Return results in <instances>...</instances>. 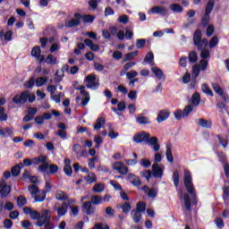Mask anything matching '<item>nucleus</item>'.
<instances>
[{
	"label": "nucleus",
	"instance_id": "f257e3e1",
	"mask_svg": "<svg viewBox=\"0 0 229 229\" xmlns=\"http://www.w3.org/2000/svg\"><path fill=\"white\" fill-rule=\"evenodd\" d=\"M135 144H142L145 142L148 146H153L154 151H160V144H158V138L151 137V135L146 131L136 133L132 138Z\"/></svg>",
	"mask_w": 229,
	"mask_h": 229
},
{
	"label": "nucleus",
	"instance_id": "f03ea898",
	"mask_svg": "<svg viewBox=\"0 0 229 229\" xmlns=\"http://www.w3.org/2000/svg\"><path fill=\"white\" fill-rule=\"evenodd\" d=\"M183 182L188 194L194 196L196 192H194V183H192V174L187 169L184 170Z\"/></svg>",
	"mask_w": 229,
	"mask_h": 229
},
{
	"label": "nucleus",
	"instance_id": "7ed1b4c3",
	"mask_svg": "<svg viewBox=\"0 0 229 229\" xmlns=\"http://www.w3.org/2000/svg\"><path fill=\"white\" fill-rule=\"evenodd\" d=\"M75 90H81V94L84 96V98H81V97L77 96L75 98V101H80L81 99V103L80 104V106L81 108L87 106L89 105V101H90V94L89 91L85 90V86L81 85L80 88H75Z\"/></svg>",
	"mask_w": 229,
	"mask_h": 229
},
{
	"label": "nucleus",
	"instance_id": "20e7f679",
	"mask_svg": "<svg viewBox=\"0 0 229 229\" xmlns=\"http://www.w3.org/2000/svg\"><path fill=\"white\" fill-rule=\"evenodd\" d=\"M194 110L193 105H188L184 107L183 110L177 109L174 111V115L177 121H182V119L191 115V112Z\"/></svg>",
	"mask_w": 229,
	"mask_h": 229
},
{
	"label": "nucleus",
	"instance_id": "39448f33",
	"mask_svg": "<svg viewBox=\"0 0 229 229\" xmlns=\"http://www.w3.org/2000/svg\"><path fill=\"white\" fill-rule=\"evenodd\" d=\"M48 169V171H47ZM39 173H46L44 176H49V174H56L58 173V166L55 164L46 163L45 165H40L38 168Z\"/></svg>",
	"mask_w": 229,
	"mask_h": 229
},
{
	"label": "nucleus",
	"instance_id": "423d86ee",
	"mask_svg": "<svg viewBox=\"0 0 229 229\" xmlns=\"http://www.w3.org/2000/svg\"><path fill=\"white\" fill-rule=\"evenodd\" d=\"M28 98H30V91H22L20 95L13 97V103H14V105H25L26 101H28Z\"/></svg>",
	"mask_w": 229,
	"mask_h": 229
},
{
	"label": "nucleus",
	"instance_id": "0eeeda50",
	"mask_svg": "<svg viewBox=\"0 0 229 229\" xmlns=\"http://www.w3.org/2000/svg\"><path fill=\"white\" fill-rule=\"evenodd\" d=\"M71 203H74V199H69L68 203L64 201L61 204L60 208H55V212H57L58 217H64V216H65V214H67V212L69 210V205H71Z\"/></svg>",
	"mask_w": 229,
	"mask_h": 229
},
{
	"label": "nucleus",
	"instance_id": "6e6552de",
	"mask_svg": "<svg viewBox=\"0 0 229 229\" xmlns=\"http://www.w3.org/2000/svg\"><path fill=\"white\" fill-rule=\"evenodd\" d=\"M212 89L214 90V92H216V94H217L218 96H220L223 99V101H225V103H229V97L226 93H225V90L223 89V88H221V86L218 83H212L211 84Z\"/></svg>",
	"mask_w": 229,
	"mask_h": 229
},
{
	"label": "nucleus",
	"instance_id": "1a4fd4ad",
	"mask_svg": "<svg viewBox=\"0 0 229 229\" xmlns=\"http://www.w3.org/2000/svg\"><path fill=\"white\" fill-rule=\"evenodd\" d=\"M81 210L87 216H94L96 212V207L92 206V202L86 201L82 204Z\"/></svg>",
	"mask_w": 229,
	"mask_h": 229
},
{
	"label": "nucleus",
	"instance_id": "9d476101",
	"mask_svg": "<svg viewBox=\"0 0 229 229\" xmlns=\"http://www.w3.org/2000/svg\"><path fill=\"white\" fill-rule=\"evenodd\" d=\"M87 89H93L94 90L99 89V82L96 81V76L89 74L86 77Z\"/></svg>",
	"mask_w": 229,
	"mask_h": 229
},
{
	"label": "nucleus",
	"instance_id": "9b49d317",
	"mask_svg": "<svg viewBox=\"0 0 229 229\" xmlns=\"http://www.w3.org/2000/svg\"><path fill=\"white\" fill-rule=\"evenodd\" d=\"M23 214H26L27 216H30L31 219H33V221H38L40 220V212L37 211V210H33L31 209V208L30 207H25L23 208Z\"/></svg>",
	"mask_w": 229,
	"mask_h": 229
},
{
	"label": "nucleus",
	"instance_id": "f8f14e48",
	"mask_svg": "<svg viewBox=\"0 0 229 229\" xmlns=\"http://www.w3.org/2000/svg\"><path fill=\"white\" fill-rule=\"evenodd\" d=\"M114 171H117L119 174H123V176L128 174V166H125L123 162H116L114 164Z\"/></svg>",
	"mask_w": 229,
	"mask_h": 229
},
{
	"label": "nucleus",
	"instance_id": "ddd939ff",
	"mask_svg": "<svg viewBox=\"0 0 229 229\" xmlns=\"http://www.w3.org/2000/svg\"><path fill=\"white\" fill-rule=\"evenodd\" d=\"M170 115L171 112H169V109L160 110L157 114V122L159 123H164V121H167V119H169Z\"/></svg>",
	"mask_w": 229,
	"mask_h": 229
},
{
	"label": "nucleus",
	"instance_id": "4468645a",
	"mask_svg": "<svg viewBox=\"0 0 229 229\" xmlns=\"http://www.w3.org/2000/svg\"><path fill=\"white\" fill-rule=\"evenodd\" d=\"M75 19H82L83 22H88L89 24H92L94 22V20L96 19V16L90 15V14H81L80 13H74Z\"/></svg>",
	"mask_w": 229,
	"mask_h": 229
},
{
	"label": "nucleus",
	"instance_id": "2eb2a0df",
	"mask_svg": "<svg viewBox=\"0 0 229 229\" xmlns=\"http://www.w3.org/2000/svg\"><path fill=\"white\" fill-rule=\"evenodd\" d=\"M12 192V187L5 182L0 183V196L1 198H7V196Z\"/></svg>",
	"mask_w": 229,
	"mask_h": 229
},
{
	"label": "nucleus",
	"instance_id": "dca6fc26",
	"mask_svg": "<svg viewBox=\"0 0 229 229\" xmlns=\"http://www.w3.org/2000/svg\"><path fill=\"white\" fill-rule=\"evenodd\" d=\"M152 175L154 178H162L164 176V170L160 168L158 163L152 165Z\"/></svg>",
	"mask_w": 229,
	"mask_h": 229
},
{
	"label": "nucleus",
	"instance_id": "f3484780",
	"mask_svg": "<svg viewBox=\"0 0 229 229\" xmlns=\"http://www.w3.org/2000/svg\"><path fill=\"white\" fill-rule=\"evenodd\" d=\"M64 173L66 176H72V167L71 166V159L66 157L64 159Z\"/></svg>",
	"mask_w": 229,
	"mask_h": 229
},
{
	"label": "nucleus",
	"instance_id": "a211bd4d",
	"mask_svg": "<svg viewBox=\"0 0 229 229\" xmlns=\"http://www.w3.org/2000/svg\"><path fill=\"white\" fill-rule=\"evenodd\" d=\"M151 12L152 13H157L164 17L167 13V8L164 6H154L151 8Z\"/></svg>",
	"mask_w": 229,
	"mask_h": 229
},
{
	"label": "nucleus",
	"instance_id": "6ab92c4d",
	"mask_svg": "<svg viewBox=\"0 0 229 229\" xmlns=\"http://www.w3.org/2000/svg\"><path fill=\"white\" fill-rule=\"evenodd\" d=\"M22 167H24V165L22 163H19L18 165H15L11 169V174L15 178H17V176L21 174V169H22Z\"/></svg>",
	"mask_w": 229,
	"mask_h": 229
},
{
	"label": "nucleus",
	"instance_id": "aec40b11",
	"mask_svg": "<svg viewBox=\"0 0 229 229\" xmlns=\"http://www.w3.org/2000/svg\"><path fill=\"white\" fill-rule=\"evenodd\" d=\"M153 74L157 78V80H165V75L164 74V72L162 69L157 68V67H153L151 69Z\"/></svg>",
	"mask_w": 229,
	"mask_h": 229
},
{
	"label": "nucleus",
	"instance_id": "412c9836",
	"mask_svg": "<svg viewBox=\"0 0 229 229\" xmlns=\"http://www.w3.org/2000/svg\"><path fill=\"white\" fill-rule=\"evenodd\" d=\"M55 199L58 201H67V199H69V195L64 191H57L55 193Z\"/></svg>",
	"mask_w": 229,
	"mask_h": 229
},
{
	"label": "nucleus",
	"instance_id": "4be33fe9",
	"mask_svg": "<svg viewBox=\"0 0 229 229\" xmlns=\"http://www.w3.org/2000/svg\"><path fill=\"white\" fill-rule=\"evenodd\" d=\"M166 160L170 164H173L174 162V157H173V148L171 145H166V152H165Z\"/></svg>",
	"mask_w": 229,
	"mask_h": 229
},
{
	"label": "nucleus",
	"instance_id": "5701e85b",
	"mask_svg": "<svg viewBox=\"0 0 229 229\" xmlns=\"http://www.w3.org/2000/svg\"><path fill=\"white\" fill-rule=\"evenodd\" d=\"M193 44L196 46V47H198L199 51H203V49L208 46V40H207V38H203Z\"/></svg>",
	"mask_w": 229,
	"mask_h": 229
},
{
	"label": "nucleus",
	"instance_id": "b1692460",
	"mask_svg": "<svg viewBox=\"0 0 229 229\" xmlns=\"http://www.w3.org/2000/svg\"><path fill=\"white\" fill-rule=\"evenodd\" d=\"M131 216L134 223H137V224L140 223V220L142 219V214L140 211H136L135 209H132L131 212Z\"/></svg>",
	"mask_w": 229,
	"mask_h": 229
},
{
	"label": "nucleus",
	"instance_id": "393cba45",
	"mask_svg": "<svg viewBox=\"0 0 229 229\" xmlns=\"http://www.w3.org/2000/svg\"><path fill=\"white\" fill-rule=\"evenodd\" d=\"M199 126H201V128H212V121L210 120H205V118H200L199 119V123H198Z\"/></svg>",
	"mask_w": 229,
	"mask_h": 229
},
{
	"label": "nucleus",
	"instance_id": "a878e982",
	"mask_svg": "<svg viewBox=\"0 0 229 229\" xmlns=\"http://www.w3.org/2000/svg\"><path fill=\"white\" fill-rule=\"evenodd\" d=\"M216 4V0H208L206 4L205 13L207 15H210L212 13V10H214V5Z\"/></svg>",
	"mask_w": 229,
	"mask_h": 229
},
{
	"label": "nucleus",
	"instance_id": "bb28decb",
	"mask_svg": "<svg viewBox=\"0 0 229 229\" xmlns=\"http://www.w3.org/2000/svg\"><path fill=\"white\" fill-rule=\"evenodd\" d=\"M13 133V131H12V129H3V127L0 126V137H4V139H8V137H11Z\"/></svg>",
	"mask_w": 229,
	"mask_h": 229
},
{
	"label": "nucleus",
	"instance_id": "cd10ccee",
	"mask_svg": "<svg viewBox=\"0 0 229 229\" xmlns=\"http://www.w3.org/2000/svg\"><path fill=\"white\" fill-rule=\"evenodd\" d=\"M224 182H225V185L222 187L223 199H227L229 198V181L225 180Z\"/></svg>",
	"mask_w": 229,
	"mask_h": 229
},
{
	"label": "nucleus",
	"instance_id": "c85d7f7f",
	"mask_svg": "<svg viewBox=\"0 0 229 229\" xmlns=\"http://www.w3.org/2000/svg\"><path fill=\"white\" fill-rule=\"evenodd\" d=\"M106 123V120L103 117H98L97 119V123L94 125V130H96L97 131H99L100 129L103 128V126H105V123Z\"/></svg>",
	"mask_w": 229,
	"mask_h": 229
},
{
	"label": "nucleus",
	"instance_id": "c756f323",
	"mask_svg": "<svg viewBox=\"0 0 229 229\" xmlns=\"http://www.w3.org/2000/svg\"><path fill=\"white\" fill-rule=\"evenodd\" d=\"M45 62L48 65H56V64H58V59L55 55H53L52 54H49L47 56Z\"/></svg>",
	"mask_w": 229,
	"mask_h": 229
},
{
	"label": "nucleus",
	"instance_id": "7c9ffc66",
	"mask_svg": "<svg viewBox=\"0 0 229 229\" xmlns=\"http://www.w3.org/2000/svg\"><path fill=\"white\" fill-rule=\"evenodd\" d=\"M76 26H80V19L76 17L65 22L66 28H76Z\"/></svg>",
	"mask_w": 229,
	"mask_h": 229
},
{
	"label": "nucleus",
	"instance_id": "2f4dec72",
	"mask_svg": "<svg viewBox=\"0 0 229 229\" xmlns=\"http://www.w3.org/2000/svg\"><path fill=\"white\" fill-rule=\"evenodd\" d=\"M136 56H139V51H133L131 53H128L123 57V62H131Z\"/></svg>",
	"mask_w": 229,
	"mask_h": 229
},
{
	"label": "nucleus",
	"instance_id": "473e14b6",
	"mask_svg": "<svg viewBox=\"0 0 229 229\" xmlns=\"http://www.w3.org/2000/svg\"><path fill=\"white\" fill-rule=\"evenodd\" d=\"M84 180L85 182H87L88 184L96 183V182H98V177L96 176V174L91 173L84 177Z\"/></svg>",
	"mask_w": 229,
	"mask_h": 229
},
{
	"label": "nucleus",
	"instance_id": "72a5a7b5",
	"mask_svg": "<svg viewBox=\"0 0 229 229\" xmlns=\"http://www.w3.org/2000/svg\"><path fill=\"white\" fill-rule=\"evenodd\" d=\"M201 101V95H199V93L195 92L192 96H191V103L193 106H198V105H199V102Z\"/></svg>",
	"mask_w": 229,
	"mask_h": 229
},
{
	"label": "nucleus",
	"instance_id": "f704fd0d",
	"mask_svg": "<svg viewBox=\"0 0 229 229\" xmlns=\"http://www.w3.org/2000/svg\"><path fill=\"white\" fill-rule=\"evenodd\" d=\"M201 90L207 96H210V98H214V92H212V89L208 87V84L207 83L202 84Z\"/></svg>",
	"mask_w": 229,
	"mask_h": 229
},
{
	"label": "nucleus",
	"instance_id": "c9c22d12",
	"mask_svg": "<svg viewBox=\"0 0 229 229\" xmlns=\"http://www.w3.org/2000/svg\"><path fill=\"white\" fill-rule=\"evenodd\" d=\"M173 182L174 187H180V172L178 170H175L173 173Z\"/></svg>",
	"mask_w": 229,
	"mask_h": 229
},
{
	"label": "nucleus",
	"instance_id": "e433bc0d",
	"mask_svg": "<svg viewBox=\"0 0 229 229\" xmlns=\"http://www.w3.org/2000/svg\"><path fill=\"white\" fill-rule=\"evenodd\" d=\"M170 10H172L174 13H182L183 12V7L179 4H170Z\"/></svg>",
	"mask_w": 229,
	"mask_h": 229
},
{
	"label": "nucleus",
	"instance_id": "4c0bfd02",
	"mask_svg": "<svg viewBox=\"0 0 229 229\" xmlns=\"http://www.w3.org/2000/svg\"><path fill=\"white\" fill-rule=\"evenodd\" d=\"M191 197L189 196V194L185 193L184 194V207L186 208V210H188V212H191Z\"/></svg>",
	"mask_w": 229,
	"mask_h": 229
},
{
	"label": "nucleus",
	"instance_id": "58836bf2",
	"mask_svg": "<svg viewBox=\"0 0 229 229\" xmlns=\"http://www.w3.org/2000/svg\"><path fill=\"white\" fill-rule=\"evenodd\" d=\"M50 213L51 211H49L48 209L41 210L40 219H44L45 221H51V216H49Z\"/></svg>",
	"mask_w": 229,
	"mask_h": 229
},
{
	"label": "nucleus",
	"instance_id": "ea45409f",
	"mask_svg": "<svg viewBox=\"0 0 229 229\" xmlns=\"http://www.w3.org/2000/svg\"><path fill=\"white\" fill-rule=\"evenodd\" d=\"M203 38V34L201 33V30L198 29L195 30L194 34H193V43H197L199 42V40H202L201 38Z\"/></svg>",
	"mask_w": 229,
	"mask_h": 229
},
{
	"label": "nucleus",
	"instance_id": "a19ab883",
	"mask_svg": "<svg viewBox=\"0 0 229 229\" xmlns=\"http://www.w3.org/2000/svg\"><path fill=\"white\" fill-rule=\"evenodd\" d=\"M201 69L198 65H193L192 66V72H191V78L194 80H198V77L199 76Z\"/></svg>",
	"mask_w": 229,
	"mask_h": 229
},
{
	"label": "nucleus",
	"instance_id": "79ce46f5",
	"mask_svg": "<svg viewBox=\"0 0 229 229\" xmlns=\"http://www.w3.org/2000/svg\"><path fill=\"white\" fill-rule=\"evenodd\" d=\"M190 64H196L198 62V54L196 51H191L188 55Z\"/></svg>",
	"mask_w": 229,
	"mask_h": 229
},
{
	"label": "nucleus",
	"instance_id": "37998d69",
	"mask_svg": "<svg viewBox=\"0 0 229 229\" xmlns=\"http://www.w3.org/2000/svg\"><path fill=\"white\" fill-rule=\"evenodd\" d=\"M47 80H49L47 77H39L35 81L36 87H42L47 83Z\"/></svg>",
	"mask_w": 229,
	"mask_h": 229
},
{
	"label": "nucleus",
	"instance_id": "c03bdc74",
	"mask_svg": "<svg viewBox=\"0 0 229 229\" xmlns=\"http://www.w3.org/2000/svg\"><path fill=\"white\" fill-rule=\"evenodd\" d=\"M134 210L140 213L146 212V203L143 201H139L136 204V208Z\"/></svg>",
	"mask_w": 229,
	"mask_h": 229
},
{
	"label": "nucleus",
	"instance_id": "a18cd8bd",
	"mask_svg": "<svg viewBox=\"0 0 229 229\" xmlns=\"http://www.w3.org/2000/svg\"><path fill=\"white\" fill-rule=\"evenodd\" d=\"M210 23V14L204 13V15L201 18V24L203 28H207L208 24Z\"/></svg>",
	"mask_w": 229,
	"mask_h": 229
},
{
	"label": "nucleus",
	"instance_id": "49530a36",
	"mask_svg": "<svg viewBox=\"0 0 229 229\" xmlns=\"http://www.w3.org/2000/svg\"><path fill=\"white\" fill-rule=\"evenodd\" d=\"M26 203H28V200H26V197H24V195H20L17 199V205L20 208H22V207H24V205H26Z\"/></svg>",
	"mask_w": 229,
	"mask_h": 229
},
{
	"label": "nucleus",
	"instance_id": "de8ad7c7",
	"mask_svg": "<svg viewBox=\"0 0 229 229\" xmlns=\"http://www.w3.org/2000/svg\"><path fill=\"white\" fill-rule=\"evenodd\" d=\"M102 201H103V197L98 196V195H93L91 197L90 203L91 204L93 203V205H101Z\"/></svg>",
	"mask_w": 229,
	"mask_h": 229
},
{
	"label": "nucleus",
	"instance_id": "09e8293b",
	"mask_svg": "<svg viewBox=\"0 0 229 229\" xmlns=\"http://www.w3.org/2000/svg\"><path fill=\"white\" fill-rule=\"evenodd\" d=\"M137 123L138 124H150L151 121H149V118L146 116H138Z\"/></svg>",
	"mask_w": 229,
	"mask_h": 229
},
{
	"label": "nucleus",
	"instance_id": "8fccbe9b",
	"mask_svg": "<svg viewBox=\"0 0 229 229\" xmlns=\"http://www.w3.org/2000/svg\"><path fill=\"white\" fill-rule=\"evenodd\" d=\"M121 208L123 214H129L130 210H131V204H130V202H124L121 206Z\"/></svg>",
	"mask_w": 229,
	"mask_h": 229
},
{
	"label": "nucleus",
	"instance_id": "3c124183",
	"mask_svg": "<svg viewBox=\"0 0 229 229\" xmlns=\"http://www.w3.org/2000/svg\"><path fill=\"white\" fill-rule=\"evenodd\" d=\"M155 60V55H153V52L147 53L144 62L147 64H153V61Z\"/></svg>",
	"mask_w": 229,
	"mask_h": 229
},
{
	"label": "nucleus",
	"instance_id": "603ef678",
	"mask_svg": "<svg viewBox=\"0 0 229 229\" xmlns=\"http://www.w3.org/2000/svg\"><path fill=\"white\" fill-rule=\"evenodd\" d=\"M42 55V50L38 46H36L31 50V56H34V58H37V56Z\"/></svg>",
	"mask_w": 229,
	"mask_h": 229
},
{
	"label": "nucleus",
	"instance_id": "864d4df0",
	"mask_svg": "<svg viewBox=\"0 0 229 229\" xmlns=\"http://www.w3.org/2000/svg\"><path fill=\"white\" fill-rule=\"evenodd\" d=\"M217 44H219V38H217V36H214L210 41H209V47L210 49H214V47H216V46H217Z\"/></svg>",
	"mask_w": 229,
	"mask_h": 229
},
{
	"label": "nucleus",
	"instance_id": "5fc2aeb1",
	"mask_svg": "<svg viewBox=\"0 0 229 229\" xmlns=\"http://www.w3.org/2000/svg\"><path fill=\"white\" fill-rule=\"evenodd\" d=\"M216 139H218L219 143L223 148H228V140L223 138L220 134L216 135Z\"/></svg>",
	"mask_w": 229,
	"mask_h": 229
},
{
	"label": "nucleus",
	"instance_id": "6e6d98bb",
	"mask_svg": "<svg viewBox=\"0 0 229 229\" xmlns=\"http://www.w3.org/2000/svg\"><path fill=\"white\" fill-rule=\"evenodd\" d=\"M25 89H33L35 87V78H30L29 81L24 82Z\"/></svg>",
	"mask_w": 229,
	"mask_h": 229
},
{
	"label": "nucleus",
	"instance_id": "4d7b16f0",
	"mask_svg": "<svg viewBox=\"0 0 229 229\" xmlns=\"http://www.w3.org/2000/svg\"><path fill=\"white\" fill-rule=\"evenodd\" d=\"M105 191V184L98 183L93 186V192H103Z\"/></svg>",
	"mask_w": 229,
	"mask_h": 229
},
{
	"label": "nucleus",
	"instance_id": "13d9d810",
	"mask_svg": "<svg viewBox=\"0 0 229 229\" xmlns=\"http://www.w3.org/2000/svg\"><path fill=\"white\" fill-rule=\"evenodd\" d=\"M207 67H208V61L207 59L200 60L199 65L200 71H207Z\"/></svg>",
	"mask_w": 229,
	"mask_h": 229
},
{
	"label": "nucleus",
	"instance_id": "bf43d9fd",
	"mask_svg": "<svg viewBox=\"0 0 229 229\" xmlns=\"http://www.w3.org/2000/svg\"><path fill=\"white\" fill-rule=\"evenodd\" d=\"M29 191L30 194H32V196H35V194H38L40 190L38 189V186L31 184L30 186H29Z\"/></svg>",
	"mask_w": 229,
	"mask_h": 229
},
{
	"label": "nucleus",
	"instance_id": "052dcab7",
	"mask_svg": "<svg viewBox=\"0 0 229 229\" xmlns=\"http://www.w3.org/2000/svg\"><path fill=\"white\" fill-rule=\"evenodd\" d=\"M152 175H153V173H151L150 170H143L140 172V176H142L143 178H146V180H149Z\"/></svg>",
	"mask_w": 229,
	"mask_h": 229
},
{
	"label": "nucleus",
	"instance_id": "680f3d73",
	"mask_svg": "<svg viewBox=\"0 0 229 229\" xmlns=\"http://www.w3.org/2000/svg\"><path fill=\"white\" fill-rule=\"evenodd\" d=\"M146 46V39L140 38L136 40V47L137 49H142Z\"/></svg>",
	"mask_w": 229,
	"mask_h": 229
},
{
	"label": "nucleus",
	"instance_id": "e2e57ef3",
	"mask_svg": "<svg viewBox=\"0 0 229 229\" xmlns=\"http://www.w3.org/2000/svg\"><path fill=\"white\" fill-rule=\"evenodd\" d=\"M179 65L180 67H182V68L187 67V56L185 55L181 56V58L179 59Z\"/></svg>",
	"mask_w": 229,
	"mask_h": 229
},
{
	"label": "nucleus",
	"instance_id": "0e129e2a",
	"mask_svg": "<svg viewBox=\"0 0 229 229\" xmlns=\"http://www.w3.org/2000/svg\"><path fill=\"white\" fill-rule=\"evenodd\" d=\"M106 214L108 217H114L115 216V210L112 207L106 208Z\"/></svg>",
	"mask_w": 229,
	"mask_h": 229
},
{
	"label": "nucleus",
	"instance_id": "69168bd1",
	"mask_svg": "<svg viewBox=\"0 0 229 229\" xmlns=\"http://www.w3.org/2000/svg\"><path fill=\"white\" fill-rule=\"evenodd\" d=\"M13 226V222L8 218L4 220V227L6 229H11Z\"/></svg>",
	"mask_w": 229,
	"mask_h": 229
},
{
	"label": "nucleus",
	"instance_id": "338daca9",
	"mask_svg": "<svg viewBox=\"0 0 229 229\" xmlns=\"http://www.w3.org/2000/svg\"><path fill=\"white\" fill-rule=\"evenodd\" d=\"M110 184L115 191H123V186H121V184L116 181H110Z\"/></svg>",
	"mask_w": 229,
	"mask_h": 229
},
{
	"label": "nucleus",
	"instance_id": "774afa93",
	"mask_svg": "<svg viewBox=\"0 0 229 229\" xmlns=\"http://www.w3.org/2000/svg\"><path fill=\"white\" fill-rule=\"evenodd\" d=\"M92 229H110V226L107 225H103V223H98L94 225Z\"/></svg>",
	"mask_w": 229,
	"mask_h": 229
}]
</instances>
